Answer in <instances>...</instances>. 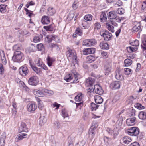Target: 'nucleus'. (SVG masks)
Returning <instances> with one entry per match:
<instances>
[{"instance_id":"37","label":"nucleus","mask_w":146,"mask_h":146,"mask_svg":"<svg viewBox=\"0 0 146 146\" xmlns=\"http://www.w3.org/2000/svg\"><path fill=\"white\" fill-rule=\"evenodd\" d=\"M83 97L82 94V93H80L75 98V99L76 102H80L82 100Z\"/></svg>"},{"instance_id":"9","label":"nucleus","mask_w":146,"mask_h":146,"mask_svg":"<svg viewBox=\"0 0 146 146\" xmlns=\"http://www.w3.org/2000/svg\"><path fill=\"white\" fill-rule=\"evenodd\" d=\"M121 82L120 81H116L112 82L110 84V88L113 90L119 89L120 87Z\"/></svg>"},{"instance_id":"12","label":"nucleus","mask_w":146,"mask_h":146,"mask_svg":"<svg viewBox=\"0 0 146 146\" xmlns=\"http://www.w3.org/2000/svg\"><path fill=\"white\" fill-rule=\"evenodd\" d=\"M28 83L30 85L36 86V76H33L30 77L28 80Z\"/></svg>"},{"instance_id":"47","label":"nucleus","mask_w":146,"mask_h":146,"mask_svg":"<svg viewBox=\"0 0 146 146\" xmlns=\"http://www.w3.org/2000/svg\"><path fill=\"white\" fill-rule=\"evenodd\" d=\"M134 106L136 108L139 110H141L145 108V107L143 106L141 104L138 103L135 104Z\"/></svg>"},{"instance_id":"40","label":"nucleus","mask_w":146,"mask_h":146,"mask_svg":"<svg viewBox=\"0 0 146 146\" xmlns=\"http://www.w3.org/2000/svg\"><path fill=\"white\" fill-rule=\"evenodd\" d=\"M37 101H38V106L39 109L42 110L44 106L43 102L38 98H37Z\"/></svg>"},{"instance_id":"63","label":"nucleus","mask_w":146,"mask_h":146,"mask_svg":"<svg viewBox=\"0 0 146 146\" xmlns=\"http://www.w3.org/2000/svg\"><path fill=\"white\" fill-rule=\"evenodd\" d=\"M60 126V123L58 121H56L54 123V127L56 129H58Z\"/></svg>"},{"instance_id":"1","label":"nucleus","mask_w":146,"mask_h":146,"mask_svg":"<svg viewBox=\"0 0 146 146\" xmlns=\"http://www.w3.org/2000/svg\"><path fill=\"white\" fill-rule=\"evenodd\" d=\"M66 55L68 58L72 59L74 64H75L78 65L76 53L74 50L70 49H68L66 52Z\"/></svg>"},{"instance_id":"8","label":"nucleus","mask_w":146,"mask_h":146,"mask_svg":"<svg viewBox=\"0 0 146 146\" xmlns=\"http://www.w3.org/2000/svg\"><path fill=\"white\" fill-rule=\"evenodd\" d=\"M100 34L104 37V40L107 41L110 40L112 36V34L108 31L104 32H101Z\"/></svg>"},{"instance_id":"49","label":"nucleus","mask_w":146,"mask_h":146,"mask_svg":"<svg viewBox=\"0 0 146 146\" xmlns=\"http://www.w3.org/2000/svg\"><path fill=\"white\" fill-rule=\"evenodd\" d=\"M124 73L126 75H129L132 74L131 70L129 68H125L124 69Z\"/></svg>"},{"instance_id":"7","label":"nucleus","mask_w":146,"mask_h":146,"mask_svg":"<svg viewBox=\"0 0 146 146\" xmlns=\"http://www.w3.org/2000/svg\"><path fill=\"white\" fill-rule=\"evenodd\" d=\"M96 43V42L95 39H86L83 42V45L87 46H94Z\"/></svg>"},{"instance_id":"15","label":"nucleus","mask_w":146,"mask_h":146,"mask_svg":"<svg viewBox=\"0 0 146 146\" xmlns=\"http://www.w3.org/2000/svg\"><path fill=\"white\" fill-rule=\"evenodd\" d=\"M96 50L95 48H89L85 49L83 50V54L84 55H87L94 54Z\"/></svg>"},{"instance_id":"46","label":"nucleus","mask_w":146,"mask_h":146,"mask_svg":"<svg viewBox=\"0 0 146 146\" xmlns=\"http://www.w3.org/2000/svg\"><path fill=\"white\" fill-rule=\"evenodd\" d=\"M27 137V134L25 133H23L22 134H19L18 135L17 138L18 140H22L24 138H26Z\"/></svg>"},{"instance_id":"23","label":"nucleus","mask_w":146,"mask_h":146,"mask_svg":"<svg viewBox=\"0 0 146 146\" xmlns=\"http://www.w3.org/2000/svg\"><path fill=\"white\" fill-rule=\"evenodd\" d=\"M94 100L96 103L101 104L103 101V100L102 98L99 95H96L94 96Z\"/></svg>"},{"instance_id":"10","label":"nucleus","mask_w":146,"mask_h":146,"mask_svg":"<svg viewBox=\"0 0 146 146\" xmlns=\"http://www.w3.org/2000/svg\"><path fill=\"white\" fill-rule=\"evenodd\" d=\"M36 104L33 102L28 104L27 106V109L29 112L33 113L36 109Z\"/></svg>"},{"instance_id":"36","label":"nucleus","mask_w":146,"mask_h":146,"mask_svg":"<svg viewBox=\"0 0 146 146\" xmlns=\"http://www.w3.org/2000/svg\"><path fill=\"white\" fill-rule=\"evenodd\" d=\"M55 13V10L52 7H49L48 9L47 14L50 15H52Z\"/></svg>"},{"instance_id":"5","label":"nucleus","mask_w":146,"mask_h":146,"mask_svg":"<svg viewBox=\"0 0 146 146\" xmlns=\"http://www.w3.org/2000/svg\"><path fill=\"white\" fill-rule=\"evenodd\" d=\"M107 131L110 135L115 139L119 134V129L117 127H115L113 129L108 128Z\"/></svg>"},{"instance_id":"62","label":"nucleus","mask_w":146,"mask_h":146,"mask_svg":"<svg viewBox=\"0 0 146 146\" xmlns=\"http://www.w3.org/2000/svg\"><path fill=\"white\" fill-rule=\"evenodd\" d=\"M135 112L136 111L133 108H132L131 113H129V115L132 117L135 116Z\"/></svg>"},{"instance_id":"51","label":"nucleus","mask_w":146,"mask_h":146,"mask_svg":"<svg viewBox=\"0 0 146 146\" xmlns=\"http://www.w3.org/2000/svg\"><path fill=\"white\" fill-rule=\"evenodd\" d=\"M92 16L91 15L89 14L86 15L84 17V19L87 21H91L92 19Z\"/></svg>"},{"instance_id":"3","label":"nucleus","mask_w":146,"mask_h":146,"mask_svg":"<svg viewBox=\"0 0 146 146\" xmlns=\"http://www.w3.org/2000/svg\"><path fill=\"white\" fill-rule=\"evenodd\" d=\"M44 93H47L49 96L53 95L54 94V92L51 90H49L43 88H41L39 89L38 91H37V96H42Z\"/></svg>"},{"instance_id":"39","label":"nucleus","mask_w":146,"mask_h":146,"mask_svg":"<svg viewBox=\"0 0 146 146\" xmlns=\"http://www.w3.org/2000/svg\"><path fill=\"white\" fill-rule=\"evenodd\" d=\"M137 48L136 47L130 46L127 48V50L129 53H131L133 52H135L137 51Z\"/></svg>"},{"instance_id":"59","label":"nucleus","mask_w":146,"mask_h":146,"mask_svg":"<svg viewBox=\"0 0 146 146\" xmlns=\"http://www.w3.org/2000/svg\"><path fill=\"white\" fill-rule=\"evenodd\" d=\"M94 25L95 29H98L101 28V25L99 23L97 22L95 23Z\"/></svg>"},{"instance_id":"6","label":"nucleus","mask_w":146,"mask_h":146,"mask_svg":"<svg viewBox=\"0 0 146 146\" xmlns=\"http://www.w3.org/2000/svg\"><path fill=\"white\" fill-rule=\"evenodd\" d=\"M129 131H127L128 134L131 136H137L139 133L138 128L133 127L128 129Z\"/></svg>"},{"instance_id":"28","label":"nucleus","mask_w":146,"mask_h":146,"mask_svg":"<svg viewBox=\"0 0 146 146\" xmlns=\"http://www.w3.org/2000/svg\"><path fill=\"white\" fill-rule=\"evenodd\" d=\"M139 118L141 119L144 120L146 119V112L144 111L140 112L138 115Z\"/></svg>"},{"instance_id":"22","label":"nucleus","mask_w":146,"mask_h":146,"mask_svg":"<svg viewBox=\"0 0 146 146\" xmlns=\"http://www.w3.org/2000/svg\"><path fill=\"white\" fill-rule=\"evenodd\" d=\"M36 48L33 44H32L31 46L27 48L25 50L27 53H30L35 51Z\"/></svg>"},{"instance_id":"54","label":"nucleus","mask_w":146,"mask_h":146,"mask_svg":"<svg viewBox=\"0 0 146 146\" xmlns=\"http://www.w3.org/2000/svg\"><path fill=\"white\" fill-rule=\"evenodd\" d=\"M5 72V69L3 65L2 64H0V74L1 75L4 74Z\"/></svg>"},{"instance_id":"41","label":"nucleus","mask_w":146,"mask_h":146,"mask_svg":"<svg viewBox=\"0 0 146 146\" xmlns=\"http://www.w3.org/2000/svg\"><path fill=\"white\" fill-rule=\"evenodd\" d=\"M1 57V61L2 63L4 65H5L7 63V60L4 53H3L2 54H0V56Z\"/></svg>"},{"instance_id":"58","label":"nucleus","mask_w":146,"mask_h":146,"mask_svg":"<svg viewBox=\"0 0 146 146\" xmlns=\"http://www.w3.org/2000/svg\"><path fill=\"white\" fill-rule=\"evenodd\" d=\"M24 10L26 12V14L29 17H31L32 15V13L30 12H32V11L29 10L25 8Z\"/></svg>"},{"instance_id":"17","label":"nucleus","mask_w":146,"mask_h":146,"mask_svg":"<svg viewBox=\"0 0 146 146\" xmlns=\"http://www.w3.org/2000/svg\"><path fill=\"white\" fill-rule=\"evenodd\" d=\"M117 16V13L114 11L109 12L108 14V17L110 19H115Z\"/></svg>"},{"instance_id":"14","label":"nucleus","mask_w":146,"mask_h":146,"mask_svg":"<svg viewBox=\"0 0 146 146\" xmlns=\"http://www.w3.org/2000/svg\"><path fill=\"white\" fill-rule=\"evenodd\" d=\"M19 132L21 133L22 132H28L29 129L27 127L25 123L24 122H22L21 126L19 129Z\"/></svg>"},{"instance_id":"11","label":"nucleus","mask_w":146,"mask_h":146,"mask_svg":"<svg viewBox=\"0 0 146 146\" xmlns=\"http://www.w3.org/2000/svg\"><path fill=\"white\" fill-rule=\"evenodd\" d=\"M111 63H106L105 66V74L108 75L111 72Z\"/></svg>"},{"instance_id":"32","label":"nucleus","mask_w":146,"mask_h":146,"mask_svg":"<svg viewBox=\"0 0 146 146\" xmlns=\"http://www.w3.org/2000/svg\"><path fill=\"white\" fill-rule=\"evenodd\" d=\"M107 17L106 13L104 12H102L100 15V20L101 22H104L107 20Z\"/></svg>"},{"instance_id":"56","label":"nucleus","mask_w":146,"mask_h":146,"mask_svg":"<svg viewBox=\"0 0 146 146\" xmlns=\"http://www.w3.org/2000/svg\"><path fill=\"white\" fill-rule=\"evenodd\" d=\"M86 21L84 20L82 22V29H87L89 27L88 25H85V24L86 23Z\"/></svg>"},{"instance_id":"60","label":"nucleus","mask_w":146,"mask_h":146,"mask_svg":"<svg viewBox=\"0 0 146 146\" xmlns=\"http://www.w3.org/2000/svg\"><path fill=\"white\" fill-rule=\"evenodd\" d=\"M97 123H98L96 121H93L92 123V125L91 127H93V129L95 130L98 126Z\"/></svg>"},{"instance_id":"33","label":"nucleus","mask_w":146,"mask_h":146,"mask_svg":"<svg viewBox=\"0 0 146 146\" xmlns=\"http://www.w3.org/2000/svg\"><path fill=\"white\" fill-rule=\"evenodd\" d=\"M47 60L48 66L50 67L52 66L53 62L55 60V59L54 58L48 56Z\"/></svg>"},{"instance_id":"48","label":"nucleus","mask_w":146,"mask_h":146,"mask_svg":"<svg viewBox=\"0 0 146 146\" xmlns=\"http://www.w3.org/2000/svg\"><path fill=\"white\" fill-rule=\"evenodd\" d=\"M37 49L38 51H43L44 50V46L42 44H39L37 45Z\"/></svg>"},{"instance_id":"53","label":"nucleus","mask_w":146,"mask_h":146,"mask_svg":"<svg viewBox=\"0 0 146 146\" xmlns=\"http://www.w3.org/2000/svg\"><path fill=\"white\" fill-rule=\"evenodd\" d=\"M6 5H0V11L2 13H3L6 11Z\"/></svg>"},{"instance_id":"13","label":"nucleus","mask_w":146,"mask_h":146,"mask_svg":"<svg viewBox=\"0 0 146 146\" xmlns=\"http://www.w3.org/2000/svg\"><path fill=\"white\" fill-rule=\"evenodd\" d=\"M94 88L95 92L98 94L102 95L104 92V91L102 87L98 85H95L94 86Z\"/></svg>"},{"instance_id":"24","label":"nucleus","mask_w":146,"mask_h":146,"mask_svg":"<svg viewBox=\"0 0 146 146\" xmlns=\"http://www.w3.org/2000/svg\"><path fill=\"white\" fill-rule=\"evenodd\" d=\"M95 134V130L93 129V127H90L89 131V137L90 139H92Z\"/></svg>"},{"instance_id":"20","label":"nucleus","mask_w":146,"mask_h":146,"mask_svg":"<svg viewBox=\"0 0 146 146\" xmlns=\"http://www.w3.org/2000/svg\"><path fill=\"white\" fill-rule=\"evenodd\" d=\"M41 22L43 24H48L50 22V20L48 16H44L42 19Z\"/></svg>"},{"instance_id":"44","label":"nucleus","mask_w":146,"mask_h":146,"mask_svg":"<svg viewBox=\"0 0 146 146\" xmlns=\"http://www.w3.org/2000/svg\"><path fill=\"white\" fill-rule=\"evenodd\" d=\"M43 27L47 31H52L53 29V25L52 24L47 26H44Z\"/></svg>"},{"instance_id":"31","label":"nucleus","mask_w":146,"mask_h":146,"mask_svg":"<svg viewBox=\"0 0 146 146\" xmlns=\"http://www.w3.org/2000/svg\"><path fill=\"white\" fill-rule=\"evenodd\" d=\"M73 79V77L72 74H69L66 75L64 78V79L68 82H70Z\"/></svg>"},{"instance_id":"34","label":"nucleus","mask_w":146,"mask_h":146,"mask_svg":"<svg viewBox=\"0 0 146 146\" xmlns=\"http://www.w3.org/2000/svg\"><path fill=\"white\" fill-rule=\"evenodd\" d=\"M106 25L107 29L110 31L111 32L113 33L114 32V27L111 25L109 23H106Z\"/></svg>"},{"instance_id":"38","label":"nucleus","mask_w":146,"mask_h":146,"mask_svg":"<svg viewBox=\"0 0 146 146\" xmlns=\"http://www.w3.org/2000/svg\"><path fill=\"white\" fill-rule=\"evenodd\" d=\"M95 60L94 57L90 55L87 58V61L88 63H91L94 61Z\"/></svg>"},{"instance_id":"43","label":"nucleus","mask_w":146,"mask_h":146,"mask_svg":"<svg viewBox=\"0 0 146 146\" xmlns=\"http://www.w3.org/2000/svg\"><path fill=\"white\" fill-rule=\"evenodd\" d=\"M99 106V105L96 104L94 103H91V111H93L94 110H96Z\"/></svg>"},{"instance_id":"64","label":"nucleus","mask_w":146,"mask_h":146,"mask_svg":"<svg viewBox=\"0 0 146 146\" xmlns=\"http://www.w3.org/2000/svg\"><path fill=\"white\" fill-rule=\"evenodd\" d=\"M128 146H140V145L138 142H135L129 145Z\"/></svg>"},{"instance_id":"50","label":"nucleus","mask_w":146,"mask_h":146,"mask_svg":"<svg viewBox=\"0 0 146 146\" xmlns=\"http://www.w3.org/2000/svg\"><path fill=\"white\" fill-rule=\"evenodd\" d=\"M141 27L139 25H135L133 28V31L134 32H137L139 30H141Z\"/></svg>"},{"instance_id":"45","label":"nucleus","mask_w":146,"mask_h":146,"mask_svg":"<svg viewBox=\"0 0 146 146\" xmlns=\"http://www.w3.org/2000/svg\"><path fill=\"white\" fill-rule=\"evenodd\" d=\"M21 46L20 44H17L14 45L13 47V50L14 51H20L21 49Z\"/></svg>"},{"instance_id":"18","label":"nucleus","mask_w":146,"mask_h":146,"mask_svg":"<svg viewBox=\"0 0 146 146\" xmlns=\"http://www.w3.org/2000/svg\"><path fill=\"white\" fill-rule=\"evenodd\" d=\"M115 78L118 80H121L123 79V77L120 70L117 69L115 71Z\"/></svg>"},{"instance_id":"57","label":"nucleus","mask_w":146,"mask_h":146,"mask_svg":"<svg viewBox=\"0 0 146 146\" xmlns=\"http://www.w3.org/2000/svg\"><path fill=\"white\" fill-rule=\"evenodd\" d=\"M75 33L80 36H81L82 35V31L79 28L77 29L75 31Z\"/></svg>"},{"instance_id":"16","label":"nucleus","mask_w":146,"mask_h":146,"mask_svg":"<svg viewBox=\"0 0 146 146\" xmlns=\"http://www.w3.org/2000/svg\"><path fill=\"white\" fill-rule=\"evenodd\" d=\"M136 118H129L127 119L126 123L128 126L134 125L135 123Z\"/></svg>"},{"instance_id":"29","label":"nucleus","mask_w":146,"mask_h":146,"mask_svg":"<svg viewBox=\"0 0 146 146\" xmlns=\"http://www.w3.org/2000/svg\"><path fill=\"white\" fill-rule=\"evenodd\" d=\"M29 64L31 67L32 69L36 73V61L34 62H32L31 60H29Z\"/></svg>"},{"instance_id":"42","label":"nucleus","mask_w":146,"mask_h":146,"mask_svg":"<svg viewBox=\"0 0 146 146\" xmlns=\"http://www.w3.org/2000/svg\"><path fill=\"white\" fill-rule=\"evenodd\" d=\"M46 121V120L45 119L44 117H40L39 118V125L40 126L43 125Z\"/></svg>"},{"instance_id":"2","label":"nucleus","mask_w":146,"mask_h":146,"mask_svg":"<svg viewBox=\"0 0 146 146\" xmlns=\"http://www.w3.org/2000/svg\"><path fill=\"white\" fill-rule=\"evenodd\" d=\"M12 59L15 62H20L24 59L23 54L20 51H14Z\"/></svg>"},{"instance_id":"55","label":"nucleus","mask_w":146,"mask_h":146,"mask_svg":"<svg viewBox=\"0 0 146 146\" xmlns=\"http://www.w3.org/2000/svg\"><path fill=\"white\" fill-rule=\"evenodd\" d=\"M125 12L124 9L122 8H119L117 10V13L119 14H123Z\"/></svg>"},{"instance_id":"21","label":"nucleus","mask_w":146,"mask_h":146,"mask_svg":"<svg viewBox=\"0 0 146 146\" xmlns=\"http://www.w3.org/2000/svg\"><path fill=\"white\" fill-rule=\"evenodd\" d=\"M6 137L5 133H3L0 137V146H3L5 144Z\"/></svg>"},{"instance_id":"27","label":"nucleus","mask_w":146,"mask_h":146,"mask_svg":"<svg viewBox=\"0 0 146 146\" xmlns=\"http://www.w3.org/2000/svg\"><path fill=\"white\" fill-rule=\"evenodd\" d=\"M100 46L102 49L108 50L109 48L108 44L104 42H102L100 43Z\"/></svg>"},{"instance_id":"30","label":"nucleus","mask_w":146,"mask_h":146,"mask_svg":"<svg viewBox=\"0 0 146 146\" xmlns=\"http://www.w3.org/2000/svg\"><path fill=\"white\" fill-rule=\"evenodd\" d=\"M132 141L131 138L129 136H125L123 139V141L125 144H128Z\"/></svg>"},{"instance_id":"52","label":"nucleus","mask_w":146,"mask_h":146,"mask_svg":"<svg viewBox=\"0 0 146 146\" xmlns=\"http://www.w3.org/2000/svg\"><path fill=\"white\" fill-rule=\"evenodd\" d=\"M142 42L143 45L145 46L143 47V49H145V50L146 51V36H143V39L142 40Z\"/></svg>"},{"instance_id":"35","label":"nucleus","mask_w":146,"mask_h":146,"mask_svg":"<svg viewBox=\"0 0 146 146\" xmlns=\"http://www.w3.org/2000/svg\"><path fill=\"white\" fill-rule=\"evenodd\" d=\"M132 63V60L129 59H125L124 62V66L126 67H128L130 66Z\"/></svg>"},{"instance_id":"4","label":"nucleus","mask_w":146,"mask_h":146,"mask_svg":"<svg viewBox=\"0 0 146 146\" xmlns=\"http://www.w3.org/2000/svg\"><path fill=\"white\" fill-rule=\"evenodd\" d=\"M19 72L20 75L21 76L25 77L28 74L29 70L26 66L23 65L19 68Z\"/></svg>"},{"instance_id":"19","label":"nucleus","mask_w":146,"mask_h":146,"mask_svg":"<svg viewBox=\"0 0 146 146\" xmlns=\"http://www.w3.org/2000/svg\"><path fill=\"white\" fill-rule=\"evenodd\" d=\"M95 81L94 78H89L86 80V85L87 86H92Z\"/></svg>"},{"instance_id":"25","label":"nucleus","mask_w":146,"mask_h":146,"mask_svg":"<svg viewBox=\"0 0 146 146\" xmlns=\"http://www.w3.org/2000/svg\"><path fill=\"white\" fill-rule=\"evenodd\" d=\"M37 65L38 66L40 67L44 70H46L48 69L47 67L44 64H43L42 60L40 58L38 59Z\"/></svg>"},{"instance_id":"61","label":"nucleus","mask_w":146,"mask_h":146,"mask_svg":"<svg viewBox=\"0 0 146 146\" xmlns=\"http://www.w3.org/2000/svg\"><path fill=\"white\" fill-rule=\"evenodd\" d=\"M132 45L135 47L139 46V42L138 40H135L132 43Z\"/></svg>"},{"instance_id":"26","label":"nucleus","mask_w":146,"mask_h":146,"mask_svg":"<svg viewBox=\"0 0 146 146\" xmlns=\"http://www.w3.org/2000/svg\"><path fill=\"white\" fill-rule=\"evenodd\" d=\"M55 38V35H48L46 37L45 40L49 43L52 40H54Z\"/></svg>"}]
</instances>
